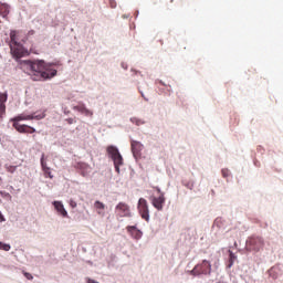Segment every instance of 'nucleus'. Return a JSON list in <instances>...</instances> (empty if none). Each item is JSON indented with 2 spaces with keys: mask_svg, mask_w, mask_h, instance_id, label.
Returning a JSON list of instances; mask_svg holds the SVG:
<instances>
[{
  "mask_svg": "<svg viewBox=\"0 0 283 283\" xmlns=\"http://www.w3.org/2000/svg\"><path fill=\"white\" fill-rule=\"evenodd\" d=\"M57 63H45L43 60H24L21 62V67L29 76H31L32 81H50V78H54L56 76Z\"/></svg>",
  "mask_w": 283,
  "mask_h": 283,
  "instance_id": "obj_1",
  "label": "nucleus"
},
{
  "mask_svg": "<svg viewBox=\"0 0 283 283\" xmlns=\"http://www.w3.org/2000/svg\"><path fill=\"white\" fill-rule=\"evenodd\" d=\"M43 118H45V111L44 112H35L30 115L21 114L13 119L14 120L13 127L20 134H34V132H36V128L28 126V125H21V124H19V120H43Z\"/></svg>",
  "mask_w": 283,
  "mask_h": 283,
  "instance_id": "obj_2",
  "label": "nucleus"
},
{
  "mask_svg": "<svg viewBox=\"0 0 283 283\" xmlns=\"http://www.w3.org/2000/svg\"><path fill=\"white\" fill-rule=\"evenodd\" d=\"M17 34H18V31L10 32V39H11L10 50L13 59H21L23 56H28L30 52L28 51V49L23 46V44L17 41Z\"/></svg>",
  "mask_w": 283,
  "mask_h": 283,
  "instance_id": "obj_3",
  "label": "nucleus"
},
{
  "mask_svg": "<svg viewBox=\"0 0 283 283\" xmlns=\"http://www.w3.org/2000/svg\"><path fill=\"white\" fill-rule=\"evenodd\" d=\"M107 156L113 160L115 171L117 174H120V167L125 165V161L123 159V155H120V150H118V147L111 145L106 148Z\"/></svg>",
  "mask_w": 283,
  "mask_h": 283,
  "instance_id": "obj_4",
  "label": "nucleus"
},
{
  "mask_svg": "<svg viewBox=\"0 0 283 283\" xmlns=\"http://www.w3.org/2000/svg\"><path fill=\"white\" fill-rule=\"evenodd\" d=\"M247 251L258 253L264 249V239L262 237H251L245 241Z\"/></svg>",
  "mask_w": 283,
  "mask_h": 283,
  "instance_id": "obj_5",
  "label": "nucleus"
},
{
  "mask_svg": "<svg viewBox=\"0 0 283 283\" xmlns=\"http://www.w3.org/2000/svg\"><path fill=\"white\" fill-rule=\"evenodd\" d=\"M190 275H193L195 277H200V275H211V262L202 260L190 271Z\"/></svg>",
  "mask_w": 283,
  "mask_h": 283,
  "instance_id": "obj_6",
  "label": "nucleus"
},
{
  "mask_svg": "<svg viewBox=\"0 0 283 283\" xmlns=\"http://www.w3.org/2000/svg\"><path fill=\"white\" fill-rule=\"evenodd\" d=\"M138 213L143 218V220H146V222H149V205L147 203V199L139 198L137 203Z\"/></svg>",
  "mask_w": 283,
  "mask_h": 283,
  "instance_id": "obj_7",
  "label": "nucleus"
},
{
  "mask_svg": "<svg viewBox=\"0 0 283 283\" xmlns=\"http://www.w3.org/2000/svg\"><path fill=\"white\" fill-rule=\"evenodd\" d=\"M115 211H116L117 216H119L120 218H130L132 217V212L129 211V206H127V203H125V202H119L116 206Z\"/></svg>",
  "mask_w": 283,
  "mask_h": 283,
  "instance_id": "obj_8",
  "label": "nucleus"
},
{
  "mask_svg": "<svg viewBox=\"0 0 283 283\" xmlns=\"http://www.w3.org/2000/svg\"><path fill=\"white\" fill-rule=\"evenodd\" d=\"M130 147L135 160H138L140 158V151L145 149V146L138 140L130 139Z\"/></svg>",
  "mask_w": 283,
  "mask_h": 283,
  "instance_id": "obj_9",
  "label": "nucleus"
},
{
  "mask_svg": "<svg viewBox=\"0 0 283 283\" xmlns=\"http://www.w3.org/2000/svg\"><path fill=\"white\" fill-rule=\"evenodd\" d=\"M165 192H161V196L151 198V205L155 207V209H157V211H163L165 207Z\"/></svg>",
  "mask_w": 283,
  "mask_h": 283,
  "instance_id": "obj_10",
  "label": "nucleus"
},
{
  "mask_svg": "<svg viewBox=\"0 0 283 283\" xmlns=\"http://www.w3.org/2000/svg\"><path fill=\"white\" fill-rule=\"evenodd\" d=\"M8 101V93H0V123H3L6 117V102Z\"/></svg>",
  "mask_w": 283,
  "mask_h": 283,
  "instance_id": "obj_11",
  "label": "nucleus"
},
{
  "mask_svg": "<svg viewBox=\"0 0 283 283\" xmlns=\"http://www.w3.org/2000/svg\"><path fill=\"white\" fill-rule=\"evenodd\" d=\"M126 231L134 240H140L143 238V231L138 230L136 226H128Z\"/></svg>",
  "mask_w": 283,
  "mask_h": 283,
  "instance_id": "obj_12",
  "label": "nucleus"
},
{
  "mask_svg": "<svg viewBox=\"0 0 283 283\" xmlns=\"http://www.w3.org/2000/svg\"><path fill=\"white\" fill-rule=\"evenodd\" d=\"M73 109H74V112H80V114H84V116H93L94 115V113H92V111H90L87 108V106H85L83 104V102H80L78 105L73 106Z\"/></svg>",
  "mask_w": 283,
  "mask_h": 283,
  "instance_id": "obj_13",
  "label": "nucleus"
},
{
  "mask_svg": "<svg viewBox=\"0 0 283 283\" xmlns=\"http://www.w3.org/2000/svg\"><path fill=\"white\" fill-rule=\"evenodd\" d=\"M53 207L55 211H57L59 216H62V218H67V210H65V206H63L62 201H53Z\"/></svg>",
  "mask_w": 283,
  "mask_h": 283,
  "instance_id": "obj_14",
  "label": "nucleus"
},
{
  "mask_svg": "<svg viewBox=\"0 0 283 283\" xmlns=\"http://www.w3.org/2000/svg\"><path fill=\"white\" fill-rule=\"evenodd\" d=\"M94 209H95L96 213L98 216H101V218H105V209H106L105 203L97 200L94 202Z\"/></svg>",
  "mask_w": 283,
  "mask_h": 283,
  "instance_id": "obj_15",
  "label": "nucleus"
},
{
  "mask_svg": "<svg viewBox=\"0 0 283 283\" xmlns=\"http://www.w3.org/2000/svg\"><path fill=\"white\" fill-rule=\"evenodd\" d=\"M268 273L272 280H277V277L282 275V270L280 269V265H274L268 271Z\"/></svg>",
  "mask_w": 283,
  "mask_h": 283,
  "instance_id": "obj_16",
  "label": "nucleus"
},
{
  "mask_svg": "<svg viewBox=\"0 0 283 283\" xmlns=\"http://www.w3.org/2000/svg\"><path fill=\"white\" fill-rule=\"evenodd\" d=\"M9 14H10V6H8V3L0 2V17L2 19H7Z\"/></svg>",
  "mask_w": 283,
  "mask_h": 283,
  "instance_id": "obj_17",
  "label": "nucleus"
},
{
  "mask_svg": "<svg viewBox=\"0 0 283 283\" xmlns=\"http://www.w3.org/2000/svg\"><path fill=\"white\" fill-rule=\"evenodd\" d=\"M129 120L130 123H133V125H136L137 127H140V125H145V120L138 117H130Z\"/></svg>",
  "mask_w": 283,
  "mask_h": 283,
  "instance_id": "obj_18",
  "label": "nucleus"
},
{
  "mask_svg": "<svg viewBox=\"0 0 283 283\" xmlns=\"http://www.w3.org/2000/svg\"><path fill=\"white\" fill-rule=\"evenodd\" d=\"M40 164H41V167H42V171L50 168V167H48V161H45V154H42L41 159H40Z\"/></svg>",
  "mask_w": 283,
  "mask_h": 283,
  "instance_id": "obj_19",
  "label": "nucleus"
},
{
  "mask_svg": "<svg viewBox=\"0 0 283 283\" xmlns=\"http://www.w3.org/2000/svg\"><path fill=\"white\" fill-rule=\"evenodd\" d=\"M43 174H44V178H50L52 180V178H54V175H52V171L50 168H45L43 170Z\"/></svg>",
  "mask_w": 283,
  "mask_h": 283,
  "instance_id": "obj_20",
  "label": "nucleus"
},
{
  "mask_svg": "<svg viewBox=\"0 0 283 283\" xmlns=\"http://www.w3.org/2000/svg\"><path fill=\"white\" fill-rule=\"evenodd\" d=\"M12 247L8 243L0 242V251H10Z\"/></svg>",
  "mask_w": 283,
  "mask_h": 283,
  "instance_id": "obj_21",
  "label": "nucleus"
},
{
  "mask_svg": "<svg viewBox=\"0 0 283 283\" xmlns=\"http://www.w3.org/2000/svg\"><path fill=\"white\" fill-rule=\"evenodd\" d=\"M221 174H222V177H223V178H230V176H231V170H229V168H223V169L221 170Z\"/></svg>",
  "mask_w": 283,
  "mask_h": 283,
  "instance_id": "obj_22",
  "label": "nucleus"
},
{
  "mask_svg": "<svg viewBox=\"0 0 283 283\" xmlns=\"http://www.w3.org/2000/svg\"><path fill=\"white\" fill-rule=\"evenodd\" d=\"M213 227H217V229H222V218H217L213 222Z\"/></svg>",
  "mask_w": 283,
  "mask_h": 283,
  "instance_id": "obj_23",
  "label": "nucleus"
},
{
  "mask_svg": "<svg viewBox=\"0 0 283 283\" xmlns=\"http://www.w3.org/2000/svg\"><path fill=\"white\" fill-rule=\"evenodd\" d=\"M229 260H231L232 262H235V260H238V256L231 250H229Z\"/></svg>",
  "mask_w": 283,
  "mask_h": 283,
  "instance_id": "obj_24",
  "label": "nucleus"
},
{
  "mask_svg": "<svg viewBox=\"0 0 283 283\" xmlns=\"http://www.w3.org/2000/svg\"><path fill=\"white\" fill-rule=\"evenodd\" d=\"M0 196H2V198H9V199L12 198V196L9 192H6V191H0Z\"/></svg>",
  "mask_w": 283,
  "mask_h": 283,
  "instance_id": "obj_25",
  "label": "nucleus"
},
{
  "mask_svg": "<svg viewBox=\"0 0 283 283\" xmlns=\"http://www.w3.org/2000/svg\"><path fill=\"white\" fill-rule=\"evenodd\" d=\"M23 275L27 277V280H34V276H32L30 272H23Z\"/></svg>",
  "mask_w": 283,
  "mask_h": 283,
  "instance_id": "obj_26",
  "label": "nucleus"
},
{
  "mask_svg": "<svg viewBox=\"0 0 283 283\" xmlns=\"http://www.w3.org/2000/svg\"><path fill=\"white\" fill-rule=\"evenodd\" d=\"M156 83L161 84L164 87H171V85H167L163 80H156Z\"/></svg>",
  "mask_w": 283,
  "mask_h": 283,
  "instance_id": "obj_27",
  "label": "nucleus"
},
{
  "mask_svg": "<svg viewBox=\"0 0 283 283\" xmlns=\"http://www.w3.org/2000/svg\"><path fill=\"white\" fill-rule=\"evenodd\" d=\"M132 76H137V74H140V71H136V69H132Z\"/></svg>",
  "mask_w": 283,
  "mask_h": 283,
  "instance_id": "obj_28",
  "label": "nucleus"
},
{
  "mask_svg": "<svg viewBox=\"0 0 283 283\" xmlns=\"http://www.w3.org/2000/svg\"><path fill=\"white\" fill-rule=\"evenodd\" d=\"M66 123H69V125H74V123H76V119H74V118H66Z\"/></svg>",
  "mask_w": 283,
  "mask_h": 283,
  "instance_id": "obj_29",
  "label": "nucleus"
},
{
  "mask_svg": "<svg viewBox=\"0 0 283 283\" xmlns=\"http://www.w3.org/2000/svg\"><path fill=\"white\" fill-rule=\"evenodd\" d=\"M109 6L111 8H116L117 3H116V0H109Z\"/></svg>",
  "mask_w": 283,
  "mask_h": 283,
  "instance_id": "obj_30",
  "label": "nucleus"
},
{
  "mask_svg": "<svg viewBox=\"0 0 283 283\" xmlns=\"http://www.w3.org/2000/svg\"><path fill=\"white\" fill-rule=\"evenodd\" d=\"M76 201H74V200H71L70 201V207H72V209H76Z\"/></svg>",
  "mask_w": 283,
  "mask_h": 283,
  "instance_id": "obj_31",
  "label": "nucleus"
},
{
  "mask_svg": "<svg viewBox=\"0 0 283 283\" xmlns=\"http://www.w3.org/2000/svg\"><path fill=\"white\" fill-rule=\"evenodd\" d=\"M120 67H123V70H128L129 65H127L125 62H122Z\"/></svg>",
  "mask_w": 283,
  "mask_h": 283,
  "instance_id": "obj_32",
  "label": "nucleus"
},
{
  "mask_svg": "<svg viewBox=\"0 0 283 283\" xmlns=\"http://www.w3.org/2000/svg\"><path fill=\"white\" fill-rule=\"evenodd\" d=\"M235 263V261H231V259H229L228 261V269H231V266H233V264Z\"/></svg>",
  "mask_w": 283,
  "mask_h": 283,
  "instance_id": "obj_33",
  "label": "nucleus"
},
{
  "mask_svg": "<svg viewBox=\"0 0 283 283\" xmlns=\"http://www.w3.org/2000/svg\"><path fill=\"white\" fill-rule=\"evenodd\" d=\"M139 93H140L142 97L144 98V101H146V102L149 101V98H147V97L145 96V93H144L143 91H139Z\"/></svg>",
  "mask_w": 283,
  "mask_h": 283,
  "instance_id": "obj_34",
  "label": "nucleus"
},
{
  "mask_svg": "<svg viewBox=\"0 0 283 283\" xmlns=\"http://www.w3.org/2000/svg\"><path fill=\"white\" fill-rule=\"evenodd\" d=\"M186 187H187V189H193V184H191V182H188L187 185H186Z\"/></svg>",
  "mask_w": 283,
  "mask_h": 283,
  "instance_id": "obj_35",
  "label": "nucleus"
},
{
  "mask_svg": "<svg viewBox=\"0 0 283 283\" xmlns=\"http://www.w3.org/2000/svg\"><path fill=\"white\" fill-rule=\"evenodd\" d=\"M0 222H6V217H3V213L0 211Z\"/></svg>",
  "mask_w": 283,
  "mask_h": 283,
  "instance_id": "obj_36",
  "label": "nucleus"
},
{
  "mask_svg": "<svg viewBox=\"0 0 283 283\" xmlns=\"http://www.w3.org/2000/svg\"><path fill=\"white\" fill-rule=\"evenodd\" d=\"M155 189L157 192H159V196H161V193H164L163 190H160V187H155Z\"/></svg>",
  "mask_w": 283,
  "mask_h": 283,
  "instance_id": "obj_37",
  "label": "nucleus"
},
{
  "mask_svg": "<svg viewBox=\"0 0 283 283\" xmlns=\"http://www.w3.org/2000/svg\"><path fill=\"white\" fill-rule=\"evenodd\" d=\"M32 35H34V30H30V31L28 32V36H32Z\"/></svg>",
  "mask_w": 283,
  "mask_h": 283,
  "instance_id": "obj_38",
  "label": "nucleus"
},
{
  "mask_svg": "<svg viewBox=\"0 0 283 283\" xmlns=\"http://www.w3.org/2000/svg\"><path fill=\"white\" fill-rule=\"evenodd\" d=\"M138 14H140V11H136V14H135L136 19H138Z\"/></svg>",
  "mask_w": 283,
  "mask_h": 283,
  "instance_id": "obj_39",
  "label": "nucleus"
},
{
  "mask_svg": "<svg viewBox=\"0 0 283 283\" xmlns=\"http://www.w3.org/2000/svg\"><path fill=\"white\" fill-rule=\"evenodd\" d=\"M169 94H174V90L169 88L168 90Z\"/></svg>",
  "mask_w": 283,
  "mask_h": 283,
  "instance_id": "obj_40",
  "label": "nucleus"
},
{
  "mask_svg": "<svg viewBox=\"0 0 283 283\" xmlns=\"http://www.w3.org/2000/svg\"><path fill=\"white\" fill-rule=\"evenodd\" d=\"M64 114H70V112H69V111H65Z\"/></svg>",
  "mask_w": 283,
  "mask_h": 283,
  "instance_id": "obj_41",
  "label": "nucleus"
},
{
  "mask_svg": "<svg viewBox=\"0 0 283 283\" xmlns=\"http://www.w3.org/2000/svg\"><path fill=\"white\" fill-rule=\"evenodd\" d=\"M159 91H160V92H165V90H163V88H159Z\"/></svg>",
  "mask_w": 283,
  "mask_h": 283,
  "instance_id": "obj_42",
  "label": "nucleus"
},
{
  "mask_svg": "<svg viewBox=\"0 0 283 283\" xmlns=\"http://www.w3.org/2000/svg\"><path fill=\"white\" fill-rule=\"evenodd\" d=\"M4 269H8V265H3Z\"/></svg>",
  "mask_w": 283,
  "mask_h": 283,
  "instance_id": "obj_43",
  "label": "nucleus"
}]
</instances>
